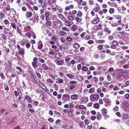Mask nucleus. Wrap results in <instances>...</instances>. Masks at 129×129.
Instances as JSON below:
<instances>
[{"instance_id": "nucleus-29", "label": "nucleus", "mask_w": 129, "mask_h": 129, "mask_svg": "<svg viewBox=\"0 0 129 129\" xmlns=\"http://www.w3.org/2000/svg\"><path fill=\"white\" fill-rule=\"evenodd\" d=\"M95 89L94 88H91L89 89L88 92L90 93H92L94 92Z\"/></svg>"}, {"instance_id": "nucleus-61", "label": "nucleus", "mask_w": 129, "mask_h": 129, "mask_svg": "<svg viewBox=\"0 0 129 129\" xmlns=\"http://www.w3.org/2000/svg\"><path fill=\"white\" fill-rule=\"evenodd\" d=\"M36 74L37 76L40 79H41V75L38 72H36Z\"/></svg>"}, {"instance_id": "nucleus-19", "label": "nucleus", "mask_w": 129, "mask_h": 129, "mask_svg": "<svg viewBox=\"0 0 129 129\" xmlns=\"http://www.w3.org/2000/svg\"><path fill=\"white\" fill-rule=\"evenodd\" d=\"M56 1L57 0H52V1L51 0H48V2L49 4L51 5L53 3L55 4L56 2Z\"/></svg>"}, {"instance_id": "nucleus-26", "label": "nucleus", "mask_w": 129, "mask_h": 129, "mask_svg": "<svg viewBox=\"0 0 129 129\" xmlns=\"http://www.w3.org/2000/svg\"><path fill=\"white\" fill-rule=\"evenodd\" d=\"M104 31L107 32L108 34H109L111 33V30L109 28L105 27L104 29Z\"/></svg>"}, {"instance_id": "nucleus-7", "label": "nucleus", "mask_w": 129, "mask_h": 129, "mask_svg": "<svg viewBox=\"0 0 129 129\" xmlns=\"http://www.w3.org/2000/svg\"><path fill=\"white\" fill-rule=\"evenodd\" d=\"M24 101L27 103H29L31 101V99L29 96L25 95V96Z\"/></svg>"}, {"instance_id": "nucleus-64", "label": "nucleus", "mask_w": 129, "mask_h": 129, "mask_svg": "<svg viewBox=\"0 0 129 129\" xmlns=\"http://www.w3.org/2000/svg\"><path fill=\"white\" fill-rule=\"evenodd\" d=\"M89 3L90 5L92 6L93 5L94 2L93 0H90L89 1Z\"/></svg>"}, {"instance_id": "nucleus-30", "label": "nucleus", "mask_w": 129, "mask_h": 129, "mask_svg": "<svg viewBox=\"0 0 129 129\" xmlns=\"http://www.w3.org/2000/svg\"><path fill=\"white\" fill-rule=\"evenodd\" d=\"M79 108L81 109H84L85 110L87 109L83 105H80L79 106Z\"/></svg>"}, {"instance_id": "nucleus-44", "label": "nucleus", "mask_w": 129, "mask_h": 129, "mask_svg": "<svg viewBox=\"0 0 129 129\" xmlns=\"http://www.w3.org/2000/svg\"><path fill=\"white\" fill-rule=\"evenodd\" d=\"M58 80V82L59 83H63V80L62 79L59 78L57 79Z\"/></svg>"}, {"instance_id": "nucleus-13", "label": "nucleus", "mask_w": 129, "mask_h": 129, "mask_svg": "<svg viewBox=\"0 0 129 129\" xmlns=\"http://www.w3.org/2000/svg\"><path fill=\"white\" fill-rule=\"evenodd\" d=\"M74 20L77 22L80 23L81 22L82 19L80 18L79 17L76 16L75 17Z\"/></svg>"}, {"instance_id": "nucleus-39", "label": "nucleus", "mask_w": 129, "mask_h": 129, "mask_svg": "<svg viewBox=\"0 0 129 129\" xmlns=\"http://www.w3.org/2000/svg\"><path fill=\"white\" fill-rule=\"evenodd\" d=\"M112 44L115 46H116L117 45V44H118V42L117 41L115 40H114L113 42H112Z\"/></svg>"}, {"instance_id": "nucleus-17", "label": "nucleus", "mask_w": 129, "mask_h": 129, "mask_svg": "<svg viewBox=\"0 0 129 129\" xmlns=\"http://www.w3.org/2000/svg\"><path fill=\"white\" fill-rule=\"evenodd\" d=\"M58 17L63 21H65L66 20V19L65 17L61 14H58Z\"/></svg>"}, {"instance_id": "nucleus-27", "label": "nucleus", "mask_w": 129, "mask_h": 129, "mask_svg": "<svg viewBox=\"0 0 129 129\" xmlns=\"http://www.w3.org/2000/svg\"><path fill=\"white\" fill-rule=\"evenodd\" d=\"M66 76L70 79H72L74 77V75L72 74H66Z\"/></svg>"}, {"instance_id": "nucleus-31", "label": "nucleus", "mask_w": 129, "mask_h": 129, "mask_svg": "<svg viewBox=\"0 0 129 129\" xmlns=\"http://www.w3.org/2000/svg\"><path fill=\"white\" fill-rule=\"evenodd\" d=\"M80 46V45L77 43H75L73 45V47L74 48H78Z\"/></svg>"}, {"instance_id": "nucleus-21", "label": "nucleus", "mask_w": 129, "mask_h": 129, "mask_svg": "<svg viewBox=\"0 0 129 129\" xmlns=\"http://www.w3.org/2000/svg\"><path fill=\"white\" fill-rule=\"evenodd\" d=\"M38 48L39 49L43 47V44L42 42L40 41L38 43Z\"/></svg>"}, {"instance_id": "nucleus-49", "label": "nucleus", "mask_w": 129, "mask_h": 129, "mask_svg": "<svg viewBox=\"0 0 129 129\" xmlns=\"http://www.w3.org/2000/svg\"><path fill=\"white\" fill-rule=\"evenodd\" d=\"M53 86L54 88H55L56 90H58V85L55 84H54L53 85Z\"/></svg>"}, {"instance_id": "nucleus-33", "label": "nucleus", "mask_w": 129, "mask_h": 129, "mask_svg": "<svg viewBox=\"0 0 129 129\" xmlns=\"http://www.w3.org/2000/svg\"><path fill=\"white\" fill-rule=\"evenodd\" d=\"M31 64L36 69L37 68V65L36 62H32Z\"/></svg>"}, {"instance_id": "nucleus-55", "label": "nucleus", "mask_w": 129, "mask_h": 129, "mask_svg": "<svg viewBox=\"0 0 129 129\" xmlns=\"http://www.w3.org/2000/svg\"><path fill=\"white\" fill-rule=\"evenodd\" d=\"M127 60L125 58H124L123 60H121L120 62L121 63L123 64L126 62Z\"/></svg>"}, {"instance_id": "nucleus-50", "label": "nucleus", "mask_w": 129, "mask_h": 129, "mask_svg": "<svg viewBox=\"0 0 129 129\" xmlns=\"http://www.w3.org/2000/svg\"><path fill=\"white\" fill-rule=\"evenodd\" d=\"M51 39L54 41H57L58 39L55 36L52 37Z\"/></svg>"}, {"instance_id": "nucleus-38", "label": "nucleus", "mask_w": 129, "mask_h": 129, "mask_svg": "<svg viewBox=\"0 0 129 129\" xmlns=\"http://www.w3.org/2000/svg\"><path fill=\"white\" fill-rule=\"evenodd\" d=\"M47 81L48 82L52 84L54 82V81L51 79L50 78L47 79Z\"/></svg>"}, {"instance_id": "nucleus-16", "label": "nucleus", "mask_w": 129, "mask_h": 129, "mask_svg": "<svg viewBox=\"0 0 129 129\" xmlns=\"http://www.w3.org/2000/svg\"><path fill=\"white\" fill-rule=\"evenodd\" d=\"M122 118L124 120H126L129 118V116L127 114H123L122 115Z\"/></svg>"}, {"instance_id": "nucleus-22", "label": "nucleus", "mask_w": 129, "mask_h": 129, "mask_svg": "<svg viewBox=\"0 0 129 129\" xmlns=\"http://www.w3.org/2000/svg\"><path fill=\"white\" fill-rule=\"evenodd\" d=\"M78 97V96L77 94H74L71 95V98L72 100H75L77 99Z\"/></svg>"}, {"instance_id": "nucleus-42", "label": "nucleus", "mask_w": 129, "mask_h": 129, "mask_svg": "<svg viewBox=\"0 0 129 129\" xmlns=\"http://www.w3.org/2000/svg\"><path fill=\"white\" fill-rule=\"evenodd\" d=\"M4 24L7 25H8L9 23V21L7 19H5L4 21Z\"/></svg>"}, {"instance_id": "nucleus-45", "label": "nucleus", "mask_w": 129, "mask_h": 129, "mask_svg": "<svg viewBox=\"0 0 129 129\" xmlns=\"http://www.w3.org/2000/svg\"><path fill=\"white\" fill-rule=\"evenodd\" d=\"M66 33L63 31L60 30V34L61 36H63L66 34Z\"/></svg>"}, {"instance_id": "nucleus-23", "label": "nucleus", "mask_w": 129, "mask_h": 129, "mask_svg": "<svg viewBox=\"0 0 129 129\" xmlns=\"http://www.w3.org/2000/svg\"><path fill=\"white\" fill-rule=\"evenodd\" d=\"M77 28L78 27L77 25L75 24L73 25L72 27V30L73 31H75L76 30Z\"/></svg>"}, {"instance_id": "nucleus-15", "label": "nucleus", "mask_w": 129, "mask_h": 129, "mask_svg": "<svg viewBox=\"0 0 129 129\" xmlns=\"http://www.w3.org/2000/svg\"><path fill=\"white\" fill-rule=\"evenodd\" d=\"M19 53L21 55H23L25 53V50L24 49L22 48H21L19 50Z\"/></svg>"}, {"instance_id": "nucleus-2", "label": "nucleus", "mask_w": 129, "mask_h": 129, "mask_svg": "<svg viewBox=\"0 0 129 129\" xmlns=\"http://www.w3.org/2000/svg\"><path fill=\"white\" fill-rule=\"evenodd\" d=\"M103 116L105 117V119H107L109 117V115H107V110L105 108H103L101 110Z\"/></svg>"}, {"instance_id": "nucleus-62", "label": "nucleus", "mask_w": 129, "mask_h": 129, "mask_svg": "<svg viewBox=\"0 0 129 129\" xmlns=\"http://www.w3.org/2000/svg\"><path fill=\"white\" fill-rule=\"evenodd\" d=\"M118 107L117 106H115L113 109V110L114 111H118Z\"/></svg>"}, {"instance_id": "nucleus-28", "label": "nucleus", "mask_w": 129, "mask_h": 129, "mask_svg": "<svg viewBox=\"0 0 129 129\" xmlns=\"http://www.w3.org/2000/svg\"><path fill=\"white\" fill-rule=\"evenodd\" d=\"M108 4L110 5L112 7H115L117 6V5L115 3L113 2H108Z\"/></svg>"}, {"instance_id": "nucleus-37", "label": "nucleus", "mask_w": 129, "mask_h": 129, "mask_svg": "<svg viewBox=\"0 0 129 129\" xmlns=\"http://www.w3.org/2000/svg\"><path fill=\"white\" fill-rule=\"evenodd\" d=\"M0 18L1 19H2L4 17H5V16L4 13L2 12H0Z\"/></svg>"}, {"instance_id": "nucleus-5", "label": "nucleus", "mask_w": 129, "mask_h": 129, "mask_svg": "<svg viewBox=\"0 0 129 129\" xmlns=\"http://www.w3.org/2000/svg\"><path fill=\"white\" fill-rule=\"evenodd\" d=\"M70 96L68 94H64L63 95L62 99L65 102L69 101L70 100Z\"/></svg>"}, {"instance_id": "nucleus-3", "label": "nucleus", "mask_w": 129, "mask_h": 129, "mask_svg": "<svg viewBox=\"0 0 129 129\" xmlns=\"http://www.w3.org/2000/svg\"><path fill=\"white\" fill-rule=\"evenodd\" d=\"M52 10L54 11H57L59 13H62V10L61 8L58 6L56 5L55 7L52 8Z\"/></svg>"}, {"instance_id": "nucleus-25", "label": "nucleus", "mask_w": 129, "mask_h": 129, "mask_svg": "<svg viewBox=\"0 0 129 129\" xmlns=\"http://www.w3.org/2000/svg\"><path fill=\"white\" fill-rule=\"evenodd\" d=\"M105 41L104 40H96L95 42L97 44H101L102 43H105Z\"/></svg>"}, {"instance_id": "nucleus-60", "label": "nucleus", "mask_w": 129, "mask_h": 129, "mask_svg": "<svg viewBox=\"0 0 129 129\" xmlns=\"http://www.w3.org/2000/svg\"><path fill=\"white\" fill-rule=\"evenodd\" d=\"M70 83L72 84H75L77 83V82L75 81H70Z\"/></svg>"}, {"instance_id": "nucleus-47", "label": "nucleus", "mask_w": 129, "mask_h": 129, "mask_svg": "<svg viewBox=\"0 0 129 129\" xmlns=\"http://www.w3.org/2000/svg\"><path fill=\"white\" fill-rule=\"evenodd\" d=\"M114 17L117 19H121V17L119 15H117L114 16Z\"/></svg>"}, {"instance_id": "nucleus-8", "label": "nucleus", "mask_w": 129, "mask_h": 129, "mask_svg": "<svg viewBox=\"0 0 129 129\" xmlns=\"http://www.w3.org/2000/svg\"><path fill=\"white\" fill-rule=\"evenodd\" d=\"M100 9V6L98 4H96V6L94 7L93 9L95 12H97Z\"/></svg>"}, {"instance_id": "nucleus-53", "label": "nucleus", "mask_w": 129, "mask_h": 129, "mask_svg": "<svg viewBox=\"0 0 129 129\" xmlns=\"http://www.w3.org/2000/svg\"><path fill=\"white\" fill-rule=\"evenodd\" d=\"M51 25V22L50 21H47L46 23V25L48 26H50Z\"/></svg>"}, {"instance_id": "nucleus-35", "label": "nucleus", "mask_w": 129, "mask_h": 129, "mask_svg": "<svg viewBox=\"0 0 129 129\" xmlns=\"http://www.w3.org/2000/svg\"><path fill=\"white\" fill-rule=\"evenodd\" d=\"M97 119L98 120H100L102 118V115H101L99 113H97Z\"/></svg>"}, {"instance_id": "nucleus-14", "label": "nucleus", "mask_w": 129, "mask_h": 129, "mask_svg": "<svg viewBox=\"0 0 129 129\" xmlns=\"http://www.w3.org/2000/svg\"><path fill=\"white\" fill-rule=\"evenodd\" d=\"M43 29V32L44 34L46 35L48 33L49 30L47 28L45 27H42Z\"/></svg>"}, {"instance_id": "nucleus-41", "label": "nucleus", "mask_w": 129, "mask_h": 129, "mask_svg": "<svg viewBox=\"0 0 129 129\" xmlns=\"http://www.w3.org/2000/svg\"><path fill=\"white\" fill-rule=\"evenodd\" d=\"M30 44L29 42V41H28L25 44V46L26 48L27 49H28L30 47Z\"/></svg>"}, {"instance_id": "nucleus-20", "label": "nucleus", "mask_w": 129, "mask_h": 129, "mask_svg": "<svg viewBox=\"0 0 129 129\" xmlns=\"http://www.w3.org/2000/svg\"><path fill=\"white\" fill-rule=\"evenodd\" d=\"M82 15L83 13L80 10L78 11L77 14V16L79 17V18H81L82 17Z\"/></svg>"}, {"instance_id": "nucleus-34", "label": "nucleus", "mask_w": 129, "mask_h": 129, "mask_svg": "<svg viewBox=\"0 0 129 129\" xmlns=\"http://www.w3.org/2000/svg\"><path fill=\"white\" fill-rule=\"evenodd\" d=\"M45 14L46 16V19L47 20H49V16H50V14L48 13H45Z\"/></svg>"}, {"instance_id": "nucleus-10", "label": "nucleus", "mask_w": 129, "mask_h": 129, "mask_svg": "<svg viewBox=\"0 0 129 129\" xmlns=\"http://www.w3.org/2000/svg\"><path fill=\"white\" fill-rule=\"evenodd\" d=\"M39 82L40 83L39 84L40 87H41L43 89L46 90V89H47L43 83L41 81L40 82Z\"/></svg>"}, {"instance_id": "nucleus-12", "label": "nucleus", "mask_w": 129, "mask_h": 129, "mask_svg": "<svg viewBox=\"0 0 129 129\" xmlns=\"http://www.w3.org/2000/svg\"><path fill=\"white\" fill-rule=\"evenodd\" d=\"M75 16L74 15H70L69 14V16L68 17V19L70 21H73L74 20Z\"/></svg>"}, {"instance_id": "nucleus-1", "label": "nucleus", "mask_w": 129, "mask_h": 129, "mask_svg": "<svg viewBox=\"0 0 129 129\" xmlns=\"http://www.w3.org/2000/svg\"><path fill=\"white\" fill-rule=\"evenodd\" d=\"M99 97V95L98 94H92L90 96V99L91 101L94 102L97 101Z\"/></svg>"}, {"instance_id": "nucleus-24", "label": "nucleus", "mask_w": 129, "mask_h": 129, "mask_svg": "<svg viewBox=\"0 0 129 129\" xmlns=\"http://www.w3.org/2000/svg\"><path fill=\"white\" fill-rule=\"evenodd\" d=\"M50 75V77L53 79H55V78H57L58 76L57 75L51 74Z\"/></svg>"}, {"instance_id": "nucleus-54", "label": "nucleus", "mask_w": 129, "mask_h": 129, "mask_svg": "<svg viewBox=\"0 0 129 129\" xmlns=\"http://www.w3.org/2000/svg\"><path fill=\"white\" fill-rule=\"evenodd\" d=\"M103 46L101 45H99L98 46V50H101L103 49Z\"/></svg>"}, {"instance_id": "nucleus-63", "label": "nucleus", "mask_w": 129, "mask_h": 129, "mask_svg": "<svg viewBox=\"0 0 129 129\" xmlns=\"http://www.w3.org/2000/svg\"><path fill=\"white\" fill-rule=\"evenodd\" d=\"M114 9L113 8H110L109 10V12L111 14L113 13L114 12Z\"/></svg>"}, {"instance_id": "nucleus-52", "label": "nucleus", "mask_w": 129, "mask_h": 129, "mask_svg": "<svg viewBox=\"0 0 129 129\" xmlns=\"http://www.w3.org/2000/svg\"><path fill=\"white\" fill-rule=\"evenodd\" d=\"M89 36L88 35H86L84 38V39L88 40L90 39Z\"/></svg>"}, {"instance_id": "nucleus-43", "label": "nucleus", "mask_w": 129, "mask_h": 129, "mask_svg": "<svg viewBox=\"0 0 129 129\" xmlns=\"http://www.w3.org/2000/svg\"><path fill=\"white\" fill-rule=\"evenodd\" d=\"M82 70L84 71H87L88 68L86 67L83 66L82 67Z\"/></svg>"}, {"instance_id": "nucleus-51", "label": "nucleus", "mask_w": 129, "mask_h": 129, "mask_svg": "<svg viewBox=\"0 0 129 129\" xmlns=\"http://www.w3.org/2000/svg\"><path fill=\"white\" fill-rule=\"evenodd\" d=\"M76 85H72L70 87V89L72 90L74 89L76 87Z\"/></svg>"}, {"instance_id": "nucleus-18", "label": "nucleus", "mask_w": 129, "mask_h": 129, "mask_svg": "<svg viewBox=\"0 0 129 129\" xmlns=\"http://www.w3.org/2000/svg\"><path fill=\"white\" fill-rule=\"evenodd\" d=\"M26 15L27 16V18H29L32 15V13L30 11H27L26 12Z\"/></svg>"}, {"instance_id": "nucleus-6", "label": "nucleus", "mask_w": 129, "mask_h": 129, "mask_svg": "<svg viewBox=\"0 0 129 129\" xmlns=\"http://www.w3.org/2000/svg\"><path fill=\"white\" fill-rule=\"evenodd\" d=\"M100 21V18L98 17H96L93 20L91 21V23L92 24H98Z\"/></svg>"}, {"instance_id": "nucleus-59", "label": "nucleus", "mask_w": 129, "mask_h": 129, "mask_svg": "<svg viewBox=\"0 0 129 129\" xmlns=\"http://www.w3.org/2000/svg\"><path fill=\"white\" fill-rule=\"evenodd\" d=\"M42 67L44 69L47 70V69L48 67L45 64H42Z\"/></svg>"}, {"instance_id": "nucleus-11", "label": "nucleus", "mask_w": 129, "mask_h": 129, "mask_svg": "<svg viewBox=\"0 0 129 129\" xmlns=\"http://www.w3.org/2000/svg\"><path fill=\"white\" fill-rule=\"evenodd\" d=\"M28 41L27 40L23 39L21 42L20 44L24 46Z\"/></svg>"}, {"instance_id": "nucleus-48", "label": "nucleus", "mask_w": 129, "mask_h": 129, "mask_svg": "<svg viewBox=\"0 0 129 129\" xmlns=\"http://www.w3.org/2000/svg\"><path fill=\"white\" fill-rule=\"evenodd\" d=\"M111 25L113 27H116L118 25V24L116 22L111 23Z\"/></svg>"}, {"instance_id": "nucleus-40", "label": "nucleus", "mask_w": 129, "mask_h": 129, "mask_svg": "<svg viewBox=\"0 0 129 129\" xmlns=\"http://www.w3.org/2000/svg\"><path fill=\"white\" fill-rule=\"evenodd\" d=\"M66 39L67 42H70L71 41L72 38L69 37L67 36L66 38Z\"/></svg>"}, {"instance_id": "nucleus-36", "label": "nucleus", "mask_w": 129, "mask_h": 129, "mask_svg": "<svg viewBox=\"0 0 129 129\" xmlns=\"http://www.w3.org/2000/svg\"><path fill=\"white\" fill-rule=\"evenodd\" d=\"M62 29L63 30L66 31H70L69 29L66 27H63L62 28Z\"/></svg>"}, {"instance_id": "nucleus-32", "label": "nucleus", "mask_w": 129, "mask_h": 129, "mask_svg": "<svg viewBox=\"0 0 129 129\" xmlns=\"http://www.w3.org/2000/svg\"><path fill=\"white\" fill-rule=\"evenodd\" d=\"M54 50L55 51V52L53 51H51L49 52V54L50 55H54L55 53L56 52V51H57V50L56 49H54Z\"/></svg>"}, {"instance_id": "nucleus-56", "label": "nucleus", "mask_w": 129, "mask_h": 129, "mask_svg": "<svg viewBox=\"0 0 129 129\" xmlns=\"http://www.w3.org/2000/svg\"><path fill=\"white\" fill-rule=\"evenodd\" d=\"M107 80L108 81H110L111 80V78L110 75H108L107 76Z\"/></svg>"}, {"instance_id": "nucleus-58", "label": "nucleus", "mask_w": 129, "mask_h": 129, "mask_svg": "<svg viewBox=\"0 0 129 129\" xmlns=\"http://www.w3.org/2000/svg\"><path fill=\"white\" fill-rule=\"evenodd\" d=\"M11 26L12 27L14 28L15 29H16V25L15 24H14L13 23H11Z\"/></svg>"}, {"instance_id": "nucleus-57", "label": "nucleus", "mask_w": 129, "mask_h": 129, "mask_svg": "<svg viewBox=\"0 0 129 129\" xmlns=\"http://www.w3.org/2000/svg\"><path fill=\"white\" fill-rule=\"evenodd\" d=\"M124 97L125 99L127 100H128V98H129V94L127 93L125 94L124 95Z\"/></svg>"}, {"instance_id": "nucleus-46", "label": "nucleus", "mask_w": 129, "mask_h": 129, "mask_svg": "<svg viewBox=\"0 0 129 129\" xmlns=\"http://www.w3.org/2000/svg\"><path fill=\"white\" fill-rule=\"evenodd\" d=\"M100 105L98 104H95L93 106V107L97 109H98Z\"/></svg>"}, {"instance_id": "nucleus-4", "label": "nucleus", "mask_w": 129, "mask_h": 129, "mask_svg": "<svg viewBox=\"0 0 129 129\" xmlns=\"http://www.w3.org/2000/svg\"><path fill=\"white\" fill-rule=\"evenodd\" d=\"M53 25L55 27H59L61 25V23L60 21L57 20L54 22Z\"/></svg>"}, {"instance_id": "nucleus-9", "label": "nucleus", "mask_w": 129, "mask_h": 129, "mask_svg": "<svg viewBox=\"0 0 129 129\" xmlns=\"http://www.w3.org/2000/svg\"><path fill=\"white\" fill-rule=\"evenodd\" d=\"M64 21V24L66 26H70L73 23L72 22H70V21L68 20H66Z\"/></svg>"}]
</instances>
